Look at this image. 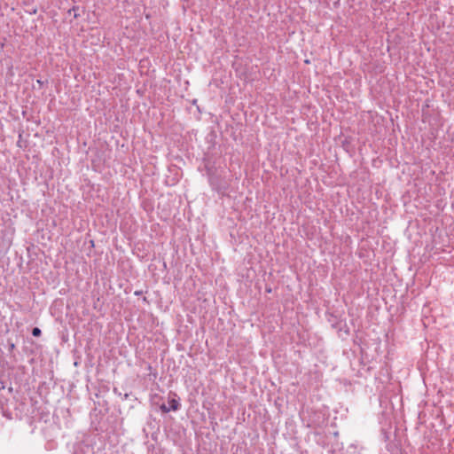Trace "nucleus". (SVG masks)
<instances>
[{
    "label": "nucleus",
    "instance_id": "1",
    "mask_svg": "<svg viewBox=\"0 0 454 454\" xmlns=\"http://www.w3.org/2000/svg\"><path fill=\"white\" fill-rule=\"evenodd\" d=\"M179 408H180V403L177 400H176V399H171L169 401V405L168 406L166 405L165 403H162L160 406V411L162 412H164V413H168L170 411H176L179 410Z\"/></svg>",
    "mask_w": 454,
    "mask_h": 454
},
{
    "label": "nucleus",
    "instance_id": "2",
    "mask_svg": "<svg viewBox=\"0 0 454 454\" xmlns=\"http://www.w3.org/2000/svg\"><path fill=\"white\" fill-rule=\"evenodd\" d=\"M42 334V331L40 328L38 327H35L33 328L32 330V335L35 336V337H40Z\"/></svg>",
    "mask_w": 454,
    "mask_h": 454
},
{
    "label": "nucleus",
    "instance_id": "3",
    "mask_svg": "<svg viewBox=\"0 0 454 454\" xmlns=\"http://www.w3.org/2000/svg\"><path fill=\"white\" fill-rule=\"evenodd\" d=\"M36 82H37V83H38V84H40V86H43V83H44V82H43V81H41V80H37Z\"/></svg>",
    "mask_w": 454,
    "mask_h": 454
},
{
    "label": "nucleus",
    "instance_id": "4",
    "mask_svg": "<svg viewBox=\"0 0 454 454\" xmlns=\"http://www.w3.org/2000/svg\"><path fill=\"white\" fill-rule=\"evenodd\" d=\"M14 348H15V345H14L13 343H12V344L10 345V349H11V350H12V349H14Z\"/></svg>",
    "mask_w": 454,
    "mask_h": 454
},
{
    "label": "nucleus",
    "instance_id": "5",
    "mask_svg": "<svg viewBox=\"0 0 454 454\" xmlns=\"http://www.w3.org/2000/svg\"><path fill=\"white\" fill-rule=\"evenodd\" d=\"M141 294H142V291H136V292H135V294H136V295H140Z\"/></svg>",
    "mask_w": 454,
    "mask_h": 454
},
{
    "label": "nucleus",
    "instance_id": "6",
    "mask_svg": "<svg viewBox=\"0 0 454 454\" xmlns=\"http://www.w3.org/2000/svg\"><path fill=\"white\" fill-rule=\"evenodd\" d=\"M129 398V394H125L124 395V399H128Z\"/></svg>",
    "mask_w": 454,
    "mask_h": 454
},
{
    "label": "nucleus",
    "instance_id": "7",
    "mask_svg": "<svg viewBox=\"0 0 454 454\" xmlns=\"http://www.w3.org/2000/svg\"><path fill=\"white\" fill-rule=\"evenodd\" d=\"M77 9H78V7H76V6H74V7L72 8V10H73V11H76Z\"/></svg>",
    "mask_w": 454,
    "mask_h": 454
}]
</instances>
